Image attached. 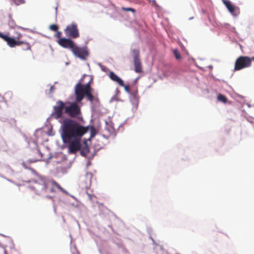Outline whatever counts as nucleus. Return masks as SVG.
Segmentation results:
<instances>
[{"label": "nucleus", "mask_w": 254, "mask_h": 254, "mask_svg": "<svg viewBox=\"0 0 254 254\" xmlns=\"http://www.w3.org/2000/svg\"><path fill=\"white\" fill-rule=\"evenodd\" d=\"M89 129L90 130V138H93L97 134V130L93 126H89Z\"/></svg>", "instance_id": "nucleus-18"}, {"label": "nucleus", "mask_w": 254, "mask_h": 254, "mask_svg": "<svg viewBox=\"0 0 254 254\" xmlns=\"http://www.w3.org/2000/svg\"><path fill=\"white\" fill-rule=\"evenodd\" d=\"M46 196L49 197V198H51V199H52V197L51 196H49L48 195H46Z\"/></svg>", "instance_id": "nucleus-33"}, {"label": "nucleus", "mask_w": 254, "mask_h": 254, "mask_svg": "<svg viewBox=\"0 0 254 254\" xmlns=\"http://www.w3.org/2000/svg\"><path fill=\"white\" fill-rule=\"evenodd\" d=\"M0 37L4 41L6 42L7 44L10 47H14L17 46H20L24 43V41L17 40L15 38L9 37L0 32Z\"/></svg>", "instance_id": "nucleus-11"}, {"label": "nucleus", "mask_w": 254, "mask_h": 254, "mask_svg": "<svg viewBox=\"0 0 254 254\" xmlns=\"http://www.w3.org/2000/svg\"><path fill=\"white\" fill-rule=\"evenodd\" d=\"M217 99L219 101H222L223 103H226L227 98L225 96L222 94H219L217 96Z\"/></svg>", "instance_id": "nucleus-19"}, {"label": "nucleus", "mask_w": 254, "mask_h": 254, "mask_svg": "<svg viewBox=\"0 0 254 254\" xmlns=\"http://www.w3.org/2000/svg\"><path fill=\"white\" fill-rule=\"evenodd\" d=\"M122 9L126 11H131L133 13L135 11L134 9L130 7H122Z\"/></svg>", "instance_id": "nucleus-24"}, {"label": "nucleus", "mask_w": 254, "mask_h": 254, "mask_svg": "<svg viewBox=\"0 0 254 254\" xmlns=\"http://www.w3.org/2000/svg\"><path fill=\"white\" fill-rule=\"evenodd\" d=\"M61 127L62 136L65 143L69 142L72 138H81L89 130V126L83 127L70 119H64Z\"/></svg>", "instance_id": "nucleus-1"}, {"label": "nucleus", "mask_w": 254, "mask_h": 254, "mask_svg": "<svg viewBox=\"0 0 254 254\" xmlns=\"http://www.w3.org/2000/svg\"><path fill=\"white\" fill-rule=\"evenodd\" d=\"M23 44L25 45V48H23L24 50H31V46L29 43L24 42Z\"/></svg>", "instance_id": "nucleus-23"}, {"label": "nucleus", "mask_w": 254, "mask_h": 254, "mask_svg": "<svg viewBox=\"0 0 254 254\" xmlns=\"http://www.w3.org/2000/svg\"><path fill=\"white\" fill-rule=\"evenodd\" d=\"M84 146L82 148L80 149H81L80 154L83 156H86L87 155V154L89 152L90 150H89V147H88V144L86 141H84Z\"/></svg>", "instance_id": "nucleus-17"}, {"label": "nucleus", "mask_w": 254, "mask_h": 254, "mask_svg": "<svg viewBox=\"0 0 254 254\" xmlns=\"http://www.w3.org/2000/svg\"><path fill=\"white\" fill-rule=\"evenodd\" d=\"M109 77L112 80L117 82L120 86L124 85L123 80L121 78H120L117 74H116L113 71H110L109 73Z\"/></svg>", "instance_id": "nucleus-15"}, {"label": "nucleus", "mask_w": 254, "mask_h": 254, "mask_svg": "<svg viewBox=\"0 0 254 254\" xmlns=\"http://www.w3.org/2000/svg\"><path fill=\"white\" fill-rule=\"evenodd\" d=\"M64 108L65 109L64 103L61 100L58 101L56 102V105L54 107V111L51 116L56 119L61 118L63 114Z\"/></svg>", "instance_id": "nucleus-8"}, {"label": "nucleus", "mask_w": 254, "mask_h": 254, "mask_svg": "<svg viewBox=\"0 0 254 254\" xmlns=\"http://www.w3.org/2000/svg\"><path fill=\"white\" fill-rule=\"evenodd\" d=\"M48 181L41 177L37 180L34 181L33 188L37 194H46L49 192V189L47 188Z\"/></svg>", "instance_id": "nucleus-3"}, {"label": "nucleus", "mask_w": 254, "mask_h": 254, "mask_svg": "<svg viewBox=\"0 0 254 254\" xmlns=\"http://www.w3.org/2000/svg\"><path fill=\"white\" fill-rule=\"evenodd\" d=\"M8 24L10 27L13 28L15 27L16 25L14 21L13 20H9L8 22Z\"/></svg>", "instance_id": "nucleus-26"}, {"label": "nucleus", "mask_w": 254, "mask_h": 254, "mask_svg": "<svg viewBox=\"0 0 254 254\" xmlns=\"http://www.w3.org/2000/svg\"><path fill=\"white\" fill-rule=\"evenodd\" d=\"M58 28V26L56 24H52L50 26V29L54 31H57Z\"/></svg>", "instance_id": "nucleus-22"}, {"label": "nucleus", "mask_w": 254, "mask_h": 254, "mask_svg": "<svg viewBox=\"0 0 254 254\" xmlns=\"http://www.w3.org/2000/svg\"><path fill=\"white\" fill-rule=\"evenodd\" d=\"M122 87H123L125 90V91L127 92V93H130V88H129V85H125L124 83V85L123 86H121Z\"/></svg>", "instance_id": "nucleus-25"}, {"label": "nucleus", "mask_w": 254, "mask_h": 254, "mask_svg": "<svg viewBox=\"0 0 254 254\" xmlns=\"http://www.w3.org/2000/svg\"><path fill=\"white\" fill-rule=\"evenodd\" d=\"M151 2H152V4H156V1H155V0H152L151 1Z\"/></svg>", "instance_id": "nucleus-32"}, {"label": "nucleus", "mask_w": 254, "mask_h": 254, "mask_svg": "<svg viewBox=\"0 0 254 254\" xmlns=\"http://www.w3.org/2000/svg\"><path fill=\"white\" fill-rule=\"evenodd\" d=\"M223 2L230 12L234 16H237L240 13L239 8L233 5L230 1L224 0Z\"/></svg>", "instance_id": "nucleus-14"}, {"label": "nucleus", "mask_w": 254, "mask_h": 254, "mask_svg": "<svg viewBox=\"0 0 254 254\" xmlns=\"http://www.w3.org/2000/svg\"><path fill=\"white\" fill-rule=\"evenodd\" d=\"M54 90H55V86L54 85L51 86L50 87V91L52 92Z\"/></svg>", "instance_id": "nucleus-30"}, {"label": "nucleus", "mask_w": 254, "mask_h": 254, "mask_svg": "<svg viewBox=\"0 0 254 254\" xmlns=\"http://www.w3.org/2000/svg\"><path fill=\"white\" fill-rule=\"evenodd\" d=\"M16 5H19L20 4L25 3V0H11Z\"/></svg>", "instance_id": "nucleus-21"}, {"label": "nucleus", "mask_w": 254, "mask_h": 254, "mask_svg": "<svg viewBox=\"0 0 254 254\" xmlns=\"http://www.w3.org/2000/svg\"><path fill=\"white\" fill-rule=\"evenodd\" d=\"M91 87L90 83H87L85 85H82L81 83H78L74 89V94L75 95V101L76 102H80L86 96L87 100L92 102L94 99V97L91 94Z\"/></svg>", "instance_id": "nucleus-2"}, {"label": "nucleus", "mask_w": 254, "mask_h": 254, "mask_svg": "<svg viewBox=\"0 0 254 254\" xmlns=\"http://www.w3.org/2000/svg\"><path fill=\"white\" fill-rule=\"evenodd\" d=\"M71 51L74 56L82 60H85L88 56V52L86 47H79L76 44H74Z\"/></svg>", "instance_id": "nucleus-7"}, {"label": "nucleus", "mask_w": 254, "mask_h": 254, "mask_svg": "<svg viewBox=\"0 0 254 254\" xmlns=\"http://www.w3.org/2000/svg\"><path fill=\"white\" fill-rule=\"evenodd\" d=\"M4 253H5V254H6V251H4Z\"/></svg>", "instance_id": "nucleus-35"}, {"label": "nucleus", "mask_w": 254, "mask_h": 254, "mask_svg": "<svg viewBox=\"0 0 254 254\" xmlns=\"http://www.w3.org/2000/svg\"><path fill=\"white\" fill-rule=\"evenodd\" d=\"M173 53H174V55L175 57V58L177 59V60H180L182 58L181 57V56L180 55V52H179L178 50H174V51H173Z\"/></svg>", "instance_id": "nucleus-20"}, {"label": "nucleus", "mask_w": 254, "mask_h": 254, "mask_svg": "<svg viewBox=\"0 0 254 254\" xmlns=\"http://www.w3.org/2000/svg\"><path fill=\"white\" fill-rule=\"evenodd\" d=\"M36 151H37V152L38 154H39V153H40V152H39V150H36Z\"/></svg>", "instance_id": "nucleus-34"}, {"label": "nucleus", "mask_w": 254, "mask_h": 254, "mask_svg": "<svg viewBox=\"0 0 254 254\" xmlns=\"http://www.w3.org/2000/svg\"><path fill=\"white\" fill-rule=\"evenodd\" d=\"M86 177L89 179V184L91 183V178H92V174L91 173H87L86 175Z\"/></svg>", "instance_id": "nucleus-28"}, {"label": "nucleus", "mask_w": 254, "mask_h": 254, "mask_svg": "<svg viewBox=\"0 0 254 254\" xmlns=\"http://www.w3.org/2000/svg\"><path fill=\"white\" fill-rule=\"evenodd\" d=\"M132 53L133 57L134 71L137 73H140L142 72V64L139 59V51L138 49H133L132 50Z\"/></svg>", "instance_id": "nucleus-9"}, {"label": "nucleus", "mask_w": 254, "mask_h": 254, "mask_svg": "<svg viewBox=\"0 0 254 254\" xmlns=\"http://www.w3.org/2000/svg\"><path fill=\"white\" fill-rule=\"evenodd\" d=\"M57 42L61 47L66 49H70V50L72 49L75 44L74 42L69 38H64L63 39H60V40H58Z\"/></svg>", "instance_id": "nucleus-13"}, {"label": "nucleus", "mask_w": 254, "mask_h": 254, "mask_svg": "<svg viewBox=\"0 0 254 254\" xmlns=\"http://www.w3.org/2000/svg\"><path fill=\"white\" fill-rule=\"evenodd\" d=\"M81 138H72L69 141L70 143L68 145V148L69 152L71 154H75L81 149Z\"/></svg>", "instance_id": "nucleus-10"}, {"label": "nucleus", "mask_w": 254, "mask_h": 254, "mask_svg": "<svg viewBox=\"0 0 254 254\" xmlns=\"http://www.w3.org/2000/svg\"><path fill=\"white\" fill-rule=\"evenodd\" d=\"M251 66L250 57L240 56L237 59L235 63V70H240Z\"/></svg>", "instance_id": "nucleus-5"}, {"label": "nucleus", "mask_w": 254, "mask_h": 254, "mask_svg": "<svg viewBox=\"0 0 254 254\" xmlns=\"http://www.w3.org/2000/svg\"><path fill=\"white\" fill-rule=\"evenodd\" d=\"M78 102L70 103L69 106L65 107L64 112L71 118H78L81 115L80 107L77 104Z\"/></svg>", "instance_id": "nucleus-4"}, {"label": "nucleus", "mask_w": 254, "mask_h": 254, "mask_svg": "<svg viewBox=\"0 0 254 254\" xmlns=\"http://www.w3.org/2000/svg\"><path fill=\"white\" fill-rule=\"evenodd\" d=\"M16 35L15 36V38L17 40H19L20 39V38L22 37V35H21V34H20L18 32H16Z\"/></svg>", "instance_id": "nucleus-29"}, {"label": "nucleus", "mask_w": 254, "mask_h": 254, "mask_svg": "<svg viewBox=\"0 0 254 254\" xmlns=\"http://www.w3.org/2000/svg\"><path fill=\"white\" fill-rule=\"evenodd\" d=\"M64 31L66 36L69 38L76 39L79 37L80 34L77 24L75 22H72L71 24L67 25Z\"/></svg>", "instance_id": "nucleus-6"}, {"label": "nucleus", "mask_w": 254, "mask_h": 254, "mask_svg": "<svg viewBox=\"0 0 254 254\" xmlns=\"http://www.w3.org/2000/svg\"><path fill=\"white\" fill-rule=\"evenodd\" d=\"M56 36L58 39V40H60V39L64 38H62V32L60 31H57Z\"/></svg>", "instance_id": "nucleus-27"}, {"label": "nucleus", "mask_w": 254, "mask_h": 254, "mask_svg": "<svg viewBox=\"0 0 254 254\" xmlns=\"http://www.w3.org/2000/svg\"><path fill=\"white\" fill-rule=\"evenodd\" d=\"M47 188L49 189V192H55L57 190L61 191L64 192V190L53 180H48L47 183Z\"/></svg>", "instance_id": "nucleus-12"}, {"label": "nucleus", "mask_w": 254, "mask_h": 254, "mask_svg": "<svg viewBox=\"0 0 254 254\" xmlns=\"http://www.w3.org/2000/svg\"><path fill=\"white\" fill-rule=\"evenodd\" d=\"M250 60H251V65H252V61H254V57L250 58Z\"/></svg>", "instance_id": "nucleus-31"}, {"label": "nucleus", "mask_w": 254, "mask_h": 254, "mask_svg": "<svg viewBox=\"0 0 254 254\" xmlns=\"http://www.w3.org/2000/svg\"><path fill=\"white\" fill-rule=\"evenodd\" d=\"M38 160V159L28 160L26 161L23 162L22 163V166H23V167H24L25 169H29V170H31V171L34 174L37 175V172L35 170H34L33 169L31 168L30 164L35 163V162H37Z\"/></svg>", "instance_id": "nucleus-16"}]
</instances>
